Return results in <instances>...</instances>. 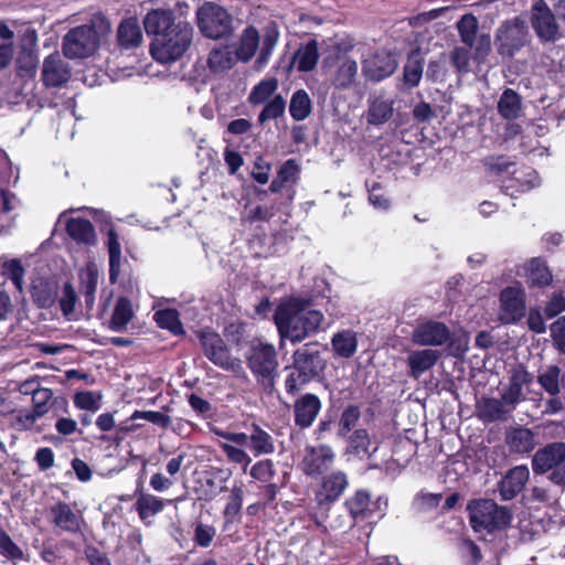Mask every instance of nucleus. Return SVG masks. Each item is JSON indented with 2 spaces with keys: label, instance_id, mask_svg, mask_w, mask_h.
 Segmentation results:
<instances>
[{
  "label": "nucleus",
  "instance_id": "f257e3e1",
  "mask_svg": "<svg viewBox=\"0 0 565 565\" xmlns=\"http://www.w3.org/2000/svg\"><path fill=\"white\" fill-rule=\"evenodd\" d=\"M216 435L224 439L220 443V448L227 460L241 465L244 471L250 465L252 457L243 447H246L255 457L275 451L274 437L256 424H252L246 433L216 430Z\"/></svg>",
  "mask_w": 565,
  "mask_h": 565
},
{
  "label": "nucleus",
  "instance_id": "f03ea898",
  "mask_svg": "<svg viewBox=\"0 0 565 565\" xmlns=\"http://www.w3.org/2000/svg\"><path fill=\"white\" fill-rule=\"evenodd\" d=\"M275 322L282 338L291 342H300L319 330L323 322V315L298 301H289L277 308Z\"/></svg>",
  "mask_w": 565,
  "mask_h": 565
},
{
  "label": "nucleus",
  "instance_id": "7ed1b4c3",
  "mask_svg": "<svg viewBox=\"0 0 565 565\" xmlns=\"http://www.w3.org/2000/svg\"><path fill=\"white\" fill-rule=\"evenodd\" d=\"M109 21L100 15L94 17L89 24L71 29L63 40V53L70 58H84L93 55L100 40L110 32Z\"/></svg>",
  "mask_w": 565,
  "mask_h": 565
},
{
  "label": "nucleus",
  "instance_id": "20e7f679",
  "mask_svg": "<svg viewBox=\"0 0 565 565\" xmlns=\"http://www.w3.org/2000/svg\"><path fill=\"white\" fill-rule=\"evenodd\" d=\"M192 38V25L189 22L179 21L169 32L159 34V38H153L150 53L161 64L173 63L188 51Z\"/></svg>",
  "mask_w": 565,
  "mask_h": 565
},
{
  "label": "nucleus",
  "instance_id": "39448f33",
  "mask_svg": "<svg viewBox=\"0 0 565 565\" xmlns=\"http://www.w3.org/2000/svg\"><path fill=\"white\" fill-rule=\"evenodd\" d=\"M262 39L259 62L266 63L279 39V30L276 22H268L262 30V34L254 26L246 28L239 39L236 49L237 58L248 62L256 53Z\"/></svg>",
  "mask_w": 565,
  "mask_h": 565
},
{
  "label": "nucleus",
  "instance_id": "423d86ee",
  "mask_svg": "<svg viewBox=\"0 0 565 565\" xmlns=\"http://www.w3.org/2000/svg\"><path fill=\"white\" fill-rule=\"evenodd\" d=\"M470 524L476 532L492 533L509 526L512 515L508 508L493 500L481 499L468 504Z\"/></svg>",
  "mask_w": 565,
  "mask_h": 565
},
{
  "label": "nucleus",
  "instance_id": "0eeeda50",
  "mask_svg": "<svg viewBox=\"0 0 565 565\" xmlns=\"http://www.w3.org/2000/svg\"><path fill=\"white\" fill-rule=\"evenodd\" d=\"M245 359L257 383L264 387H271L279 365L275 347L267 342L253 341L245 353Z\"/></svg>",
  "mask_w": 565,
  "mask_h": 565
},
{
  "label": "nucleus",
  "instance_id": "6e6552de",
  "mask_svg": "<svg viewBox=\"0 0 565 565\" xmlns=\"http://www.w3.org/2000/svg\"><path fill=\"white\" fill-rule=\"evenodd\" d=\"M200 32L213 40L227 38L233 32L232 15L222 7L205 2L196 11Z\"/></svg>",
  "mask_w": 565,
  "mask_h": 565
},
{
  "label": "nucleus",
  "instance_id": "1a4fd4ad",
  "mask_svg": "<svg viewBox=\"0 0 565 565\" xmlns=\"http://www.w3.org/2000/svg\"><path fill=\"white\" fill-rule=\"evenodd\" d=\"M529 42L530 33L527 25L519 17L502 22L495 31L494 43L501 56L513 57Z\"/></svg>",
  "mask_w": 565,
  "mask_h": 565
},
{
  "label": "nucleus",
  "instance_id": "9d476101",
  "mask_svg": "<svg viewBox=\"0 0 565 565\" xmlns=\"http://www.w3.org/2000/svg\"><path fill=\"white\" fill-rule=\"evenodd\" d=\"M525 290L521 284L503 288L499 295L498 319L503 324H513L525 317Z\"/></svg>",
  "mask_w": 565,
  "mask_h": 565
},
{
  "label": "nucleus",
  "instance_id": "9b49d317",
  "mask_svg": "<svg viewBox=\"0 0 565 565\" xmlns=\"http://www.w3.org/2000/svg\"><path fill=\"white\" fill-rule=\"evenodd\" d=\"M531 25L543 42H556L564 36V29L543 0L535 2L531 8Z\"/></svg>",
  "mask_w": 565,
  "mask_h": 565
},
{
  "label": "nucleus",
  "instance_id": "f8f14e48",
  "mask_svg": "<svg viewBox=\"0 0 565 565\" xmlns=\"http://www.w3.org/2000/svg\"><path fill=\"white\" fill-rule=\"evenodd\" d=\"M479 21L473 14H465L457 22V30L462 43L475 50V58L483 60L490 52V36L478 34Z\"/></svg>",
  "mask_w": 565,
  "mask_h": 565
},
{
  "label": "nucleus",
  "instance_id": "ddd939ff",
  "mask_svg": "<svg viewBox=\"0 0 565 565\" xmlns=\"http://www.w3.org/2000/svg\"><path fill=\"white\" fill-rule=\"evenodd\" d=\"M397 60L386 50H376L367 54L362 61L363 75L372 81L380 82L391 76L397 68Z\"/></svg>",
  "mask_w": 565,
  "mask_h": 565
},
{
  "label": "nucleus",
  "instance_id": "4468645a",
  "mask_svg": "<svg viewBox=\"0 0 565 565\" xmlns=\"http://www.w3.org/2000/svg\"><path fill=\"white\" fill-rule=\"evenodd\" d=\"M335 454L328 445L308 446L301 461L307 476H318L328 471L334 462Z\"/></svg>",
  "mask_w": 565,
  "mask_h": 565
},
{
  "label": "nucleus",
  "instance_id": "2eb2a0df",
  "mask_svg": "<svg viewBox=\"0 0 565 565\" xmlns=\"http://www.w3.org/2000/svg\"><path fill=\"white\" fill-rule=\"evenodd\" d=\"M200 342L205 356L215 365L225 370H233L237 364L231 359L226 344L217 333L202 331L200 333Z\"/></svg>",
  "mask_w": 565,
  "mask_h": 565
},
{
  "label": "nucleus",
  "instance_id": "dca6fc26",
  "mask_svg": "<svg viewBox=\"0 0 565 565\" xmlns=\"http://www.w3.org/2000/svg\"><path fill=\"white\" fill-rule=\"evenodd\" d=\"M449 339L450 331L448 327L434 320L419 323L412 332V341L420 347L444 345Z\"/></svg>",
  "mask_w": 565,
  "mask_h": 565
},
{
  "label": "nucleus",
  "instance_id": "f3484780",
  "mask_svg": "<svg viewBox=\"0 0 565 565\" xmlns=\"http://www.w3.org/2000/svg\"><path fill=\"white\" fill-rule=\"evenodd\" d=\"M565 465V443H552L539 449L532 459L534 473L543 475Z\"/></svg>",
  "mask_w": 565,
  "mask_h": 565
},
{
  "label": "nucleus",
  "instance_id": "a211bd4d",
  "mask_svg": "<svg viewBox=\"0 0 565 565\" xmlns=\"http://www.w3.org/2000/svg\"><path fill=\"white\" fill-rule=\"evenodd\" d=\"M107 218V216H105ZM102 232H106L105 245L109 256V280L115 284L121 271L122 252L119 235L116 232L113 223L105 220V225L100 227Z\"/></svg>",
  "mask_w": 565,
  "mask_h": 565
},
{
  "label": "nucleus",
  "instance_id": "6ab92c4d",
  "mask_svg": "<svg viewBox=\"0 0 565 565\" xmlns=\"http://www.w3.org/2000/svg\"><path fill=\"white\" fill-rule=\"evenodd\" d=\"M294 364L295 369L303 374L302 383L316 376L323 367L319 351L313 350L309 344L294 353Z\"/></svg>",
  "mask_w": 565,
  "mask_h": 565
},
{
  "label": "nucleus",
  "instance_id": "aec40b11",
  "mask_svg": "<svg viewBox=\"0 0 565 565\" xmlns=\"http://www.w3.org/2000/svg\"><path fill=\"white\" fill-rule=\"evenodd\" d=\"M321 409V402L315 394L300 396L294 405L295 423L300 428L310 427Z\"/></svg>",
  "mask_w": 565,
  "mask_h": 565
},
{
  "label": "nucleus",
  "instance_id": "412c9836",
  "mask_svg": "<svg viewBox=\"0 0 565 565\" xmlns=\"http://www.w3.org/2000/svg\"><path fill=\"white\" fill-rule=\"evenodd\" d=\"M324 68H333L330 74L331 83L339 89L350 88L358 75V63L353 58H340L333 62V65L323 66Z\"/></svg>",
  "mask_w": 565,
  "mask_h": 565
},
{
  "label": "nucleus",
  "instance_id": "4be33fe9",
  "mask_svg": "<svg viewBox=\"0 0 565 565\" xmlns=\"http://www.w3.org/2000/svg\"><path fill=\"white\" fill-rule=\"evenodd\" d=\"M530 477L526 466H516L509 470L499 483V492L503 500H511L516 497Z\"/></svg>",
  "mask_w": 565,
  "mask_h": 565
},
{
  "label": "nucleus",
  "instance_id": "5701e85b",
  "mask_svg": "<svg viewBox=\"0 0 565 565\" xmlns=\"http://www.w3.org/2000/svg\"><path fill=\"white\" fill-rule=\"evenodd\" d=\"M117 45L120 50H135L143 43V34L137 19L122 20L117 28Z\"/></svg>",
  "mask_w": 565,
  "mask_h": 565
},
{
  "label": "nucleus",
  "instance_id": "b1692460",
  "mask_svg": "<svg viewBox=\"0 0 565 565\" xmlns=\"http://www.w3.org/2000/svg\"><path fill=\"white\" fill-rule=\"evenodd\" d=\"M477 416L483 422H505L513 409L504 401L483 397L477 403Z\"/></svg>",
  "mask_w": 565,
  "mask_h": 565
},
{
  "label": "nucleus",
  "instance_id": "393cba45",
  "mask_svg": "<svg viewBox=\"0 0 565 565\" xmlns=\"http://www.w3.org/2000/svg\"><path fill=\"white\" fill-rule=\"evenodd\" d=\"M70 70L58 54L45 58L42 70V81L46 86H60L67 82Z\"/></svg>",
  "mask_w": 565,
  "mask_h": 565
},
{
  "label": "nucleus",
  "instance_id": "a878e982",
  "mask_svg": "<svg viewBox=\"0 0 565 565\" xmlns=\"http://www.w3.org/2000/svg\"><path fill=\"white\" fill-rule=\"evenodd\" d=\"M349 482L347 475L334 471L322 479L321 488L317 493L319 503L333 502L344 492Z\"/></svg>",
  "mask_w": 565,
  "mask_h": 565
},
{
  "label": "nucleus",
  "instance_id": "bb28decb",
  "mask_svg": "<svg viewBox=\"0 0 565 565\" xmlns=\"http://www.w3.org/2000/svg\"><path fill=\"white\" fill-rule=\"evenodd\" d=\"M177 23L170 9H153L143 18L146 32L154 38H159L161 33L169 32Z\"/></svg>",
  "mask_w": 565,
  "mask_h": 565
},
{
  "label": "nucleus",
  "instance_id": "cd10ccee",
  "mask_svg": "<svg viewBox=\"0 0 565 565\" xmlns=\"http://www.w3.org/2000/svg\"><path fill=\"white\" fill-rule=\"evenodd\" d=\"M65 230L67 235L77 244L85 246H94L97 243L95 227L86 218H67L65 223Z\"/></svg>",
  "mask_w": 565,
  "mask_h": 565
},
{
  "label": "nucleus",
  "instance_id": "c85d7f7f",
  "mask_svg": "<svg viewBox=\"0 0 565 565\" xmlns=\"http://www.w3.org/2000/svg\"><path fill=\"white\" fill-rule=\"evenodd\" d=\"M505 443L509 449L515 454L531 452L536 446L534 433L523 426L510 428L507 431Z\"/></svg>",
  "mask_w": 565,
  "mask_h": 565
},
{
  "label": "nucleus",
  "instance_id": "c756f323",
  "mask_svg": "<svg viewBox=\"0 0 565 565\" xmlns=\"http://www.w3.org/2000/svg\"><path fill=\"white\" fill-rule=\"evenodd\" d=\"M366 113V121L370 125L380 126L388 121L394 114L393 99L384 96L370 97Z\"/></svg>",
  "mask_w": 565,
  "mask_h": 565
},
{
  "label": "nucleus",
  "instance_id": "7c9ffc66",
  "mask_svg": "<svg viewBox=\"0 0 565 565\" xmlns=\"http://www.w3.org/2000/svg\"><path fill=\"white\" fill-rule=\"evenodd\" d=\"M440 354L436 350L423 349L409 353L407 364L411 369V375L418 379L423 373L431 369L438 361Z\"/></svg>",
  "mask_w": 565,
  "mask_h": 565
},
{
  "label": "nucleus",
  "instance_id": "2f4dec72",
  "mask_svg": "<svg viewBox=\"0 0 565 565\" xmlns=\"http://www.w3.org/2000/svg\"><path fill=\"white\" fill-rule=\"evenodd\" d=\"M50 520L57 527L68 532H75L81 526L79 518L64 502H58L50 509Z\"/></svg>",
  "mask_w": 565,
  "mask_h": 565
},
{
  "label": "nucleus",
  "instance_id": "473e14b6",
  "mask_svg": "<svg viewBox=\"0 0 565 565\" xmlns=\"http://www.w3.org/2000/svg\"><path fill=\"white\" fill-rule=\"evenodd\" d=\"M134 316L131 301L126 297H119L115 303L108 328L115 332H124Z\"/></svg>",
  "mask_w": 565,
  "mask_h": 565
},
{
  "label": "nucleus",
  "instance_id": "72a5a7b5",
  "mask_svg": "<svg viewBox=\"0 0 565 565\" xmlns=\"http://www.w3.org/2000/svg\"><path fill=\"white\" fill-rule=\"evenodd\" d=\"M318 58V42L311 40L298 47L294 54L292 63L299 72H309L316 67Z\"/></svg>",
  "mask_w": 565,
  "mask_h": 565
},
{
  "label": "nucleus",
  "instance_id": "f704fd0d",
  "mask_svg": "<svg viewBox=\"0 0 565 565\" xmlns=\"http://www.w3.org/2000/svg\"><path fill=\"white\" fill-rule=\"evenodd\" d=\"M139 518L145 524H150L151 519L164 508V500L149 493H141L135 503Z\"/></svg>",
  "mask_w": 565,
  "mask_h": 565
},
{
  "label": "nucleus",
  "instance_id": "c9c22d12",
  "mask_svg": "<svg viewBox=\"0 0 565 565\" xmlns=\"http://www.w3.org/2000/svg\"><path fill=\"white\" fill-rule=\"evenodd\" d=\"M354 47V41L350 36H334L330 39L323 66L333 65L340 58H349L347 54Z\"/></svg>",
  "mask_w": 565,
  "mask_h": 565
},
{
  "label": "nucleus",
  "instance_id": "e433bc0d",
  "mask_svg": "<svg viewBox=\"0 0 565 565\" xmlns=\"http://www.w3.org/2000/svg\"><path fill=\"white\" fill-rule=\"evenodd\" d=\"M333 351L341 358H351L358 349L356 333L352 330H342L333 334L331 339Z\"/></svg>",
  "mask_w": 565,
  "mask_h": 565
},
{
  "label": "nucleus",
  "instance_id": "4c0bfd02",
  "mask_svg": "<svg viewBox=\"0 0 565 565\" xmlns=\"http://www.w3.org/2000/svg\"><path fill=\"white\" fill-rule=\"evenodd\" d=\"M81 290L85 297L88 308H92L95 301V292L98 285L99 271L95 264H88L81 273Z\"/></svg>",
  "mask_w": 565,
  "mask_h": 565
},
{
  "label": "nucleus",
  "instance_id": "58836bf2",
  "mask_svg": "<svg viewBox=\"0 0 565 565\" xmlns=\"http://www.w3.org/2000/svg\"><path fill=\"white\" fill-rule=\"evenodd\" d=\"M312 111V102L309 94L305 89L296 90L289 103V113L296 121L307 119Z\"/></svg>",
  "mask_w": 565,
  "mask_h": 565
},
{
  "label": "nucleus",
  "instance_id": "ea45409f",
  "mask_svg": "<svg viewBox=\"0 0 565 565\" xmlns=\"http://www.w3.org/2000/svg\"><path fill=\"white\" fill-rule=\"evenodd\" d=\"M425 60L418 50L412 51L404 66V82L409 87L419 84L423 76Z\"/></svg>",
  "mask_w": 565,
  "mask_h": 565
},
{
  "label": "nucleus",
  "instance_id": "a19ab883",
  "mask_svg": "<svg viewBox=\"0 0 565 565\" xmlns=\"http://www.w3.org/2000/svg\"><path fill=\"white\" fill-rule=\"evenodd\" d=\"M498 110L505 119H515L522 110L521 97L513 89H505L498 103Z\"/></svg>",
  "mask_w": 565,
  "mask_h": 565
},
{
  "label": "nucleus",
  "instance_id": "79ce46f5",
  "mask_svg": "<svg viewBox=\"0 0 565 565\" xmlns=\"http://www.w3.org/2000/svg\"><path fill=\"white\" fill-rule=\"evenodd\" d=\"M278 89V81L275 77H267L255 85L249 93L248 102L252 105L264 104L274 97Z\"/></svg>",
  "mask_w": 565,
  "mask_h": 565
},
{
  "label": "nucleus",
  "instance_id": "37998d69",
  "mask_svg": "<svg viewBox=\"0 0 565 565\" xmlns=\"http://www.w3.org/2000/svg\"><path fill=\"white\" fill-rule=\"evenodd\" d=\"M527 281L532 286H545L552 281L548 268L540 258L531 259L525 266Z\"/></svg>",
  "mask_w": 565,
  "mask_h": 565
},
{
  "label": "nucleus",
  "instance_id": "c03bdc74",
  "mask_svg": "<svg viewBox=\"0 0 565 565\" xmlns=\"http://www.w3.org/2000/svg\"><path fill=\"white\" fill-rule=\"evenodd\" d=\"M561 369L557 365H548L537 375V383L551 396L561 392Z\"/></svg>",
  "mask_w": 565,
  "mask_h": 565
},
{
  "label": "nucleus",
  "instance_id": "a18cd8bd",
  "mask_svg": "<svg viewBox=\"0 0 565 565\" xmlns=\"http://www.w3.org/2000/svg\"><path fill=\"white\" fill-rule=\"evenodd\" d=\"M370 494L363 490L356 491L345 501V507L353 519H366L370 510Z\"/></svg>",
  "mask_w": 565,
  "mask_h": 565
},
{
  "label": "nucleus",
  "instance_id": "49530a36",
  "mask_svg": "<svg viewBox=\"0 0 565 565\" xmlns=\"http://www.w3.org/2000/svg\"><path fill=\"white\" fill-rule=\"evenodd\" d=\"M235 63V58L228 47H218L210 52L207 65L214 73L230 70Z\"/></svg>",
  "mask_w": 565,
  "mask_h": 565
},
{
  "label": "nucleus",
  "instance_id": "de8ad7c7",
  "mask_svg": "<svg viewBox=\"0 0 565 565\" xmlns=\"http://www.w3.org/2000/svg\"><path fill=\"white\" fill-rule=\"evenodd\" d=\"M154 321L160 328L170 330L173 334L184 333L179 313L174 309H163L154 313Z\"/></svg>",
  "mask_w": 565,
  "mask_h": 565
},
{
  "label": "nucleus",
  "instance_id": "09e8293b",
  "mask_svg": "<svg viewBox=\"0 0 565 565\" xmlns=\"http://www.w3.org/2000/svg\"><path fill=\"white\" fill-rule=\"evenodd\" d=\"M286 100L281 95H275L270 100L266 102L259 114L258 121L264 125L266 121L276 119L285 114Z\"/></svg>",
  "mask_w": 565,
  "mask_h": 565
},
{
  "label": "nucleus",
  "instance_id": "8fccbe9b",
  "mask_svg": "<svg viewBox=\"0 0 565 565\" xmlns=\"http://www.w3.org/2000/svg\"><path fill=\"white\" fill-rule=\"evenodd\" d=\"M66 404L65 398L54 397L51 390L38 387V417L47 413L55 405L66 407Z\"/></svg>",
  "mask_w": 565,
  "mask_h": 565
},
{
  "label": "nucleus",
  "instance_id": "3c124183",
  "mask_svg": "<svg viewBox=\"0 0 565 565\" xmlns=\"http://www.w3.org/2000/svg\"><path fill=\"white\" fill-rule=\"evenodd\" d=\"M77 302V295L71 284H66L63 289V295L60 299V307L63 316L67 320H75V306Z\"/></svg>",
  "mask_w": 565,
  "mask_h": 565
},
{
  "label": "nucleus",
  "instance_id": "603ef678",
  "mask_svg": "<svg viewBox=\"0 0 565 565\" xmlns=\"http://www.w3.org/2000/svg\"><path fill=\"white\" fill-rule=\"evenodd\" d=\"M371 439L365 429H356L349 440V449L355 455H370Z\"/></svg>",
  "mask_w": 565,
  "mask_h": 565
},
{
  "label": "nucleus",
  "instance_id": "864d4df0",
  "mask_svg": "<svg viewBox=\"0 0 565 565\" xmlns=\"http://www.w3.org/2000/svg\"><path fill=\"white\" fill-rule=\"evenodd\" d=\"M102 395L90 391L78 392L74 396V405L79 409L97 412L100 408Z\"/></svg>",
  "mask_w": 565,
  "mask_h": 565
},
{
  "label": "nucleus",
  "instance_id": "5fc2aeb1",
  "mask_svg": "<svg viewBox=\"0 0 565 565\" xmlns=\"http://www.w3.org/2000/svg\"><path fill=\"white\" fill-rule=\"evenodd\" d=\"M252 478L262 483L270 484L275 476V467L270 459L257 461L249 471Z\"/></svg>",
  "mask_w": 565,
  "mask_h": 565
},
{
  "label": "nucleus",
  "instance_id": "6e6d98bb",
  "mask_svg": "<svg viewBox=\"0 0 565 565\" xmlns=\"http://www.w3.org/2000/svg\"><path fill=\"white\" fill-rule=\"evenodd\" d=\"M360 409L356 406L347 407L341 414L339 422V435L344 437L356 425L360 419Z\"/></svg>",
  "mask_w": 565,
  "mask_h": 565
},
{
  "label": "nucleus",
  "instance_id": "4d7b16f0",
  "mask_svg": "<svg viewBox=\"0 0 565 565\" xmlns=\"http://www.w3.org/2000/svg\"><path fill=\"white\" fill-rule=\"evenodd\" d=\"M2 273L6 277L12 280L17 289L20 291L22 290L24 269L19 260L12 259L4 263L2 266Z\"/></svg>",
  "mask_w": 565,
  "mask_h": 565
},
{
  "label": "nucleus",
  "instance_id": "13d9d810",
  "mask_svg": "<svg viewBox=\"0 0 565 565\" xmlns=\"http://www.w3.org/2000/svg\"><path fill=\"white\" fill-rule=\"evenodd\" d=\"M216 530L213 525L198 523L194 529V542L201 547H207L213 542Z\"/></svg>",
  "mask_w": 565,
  "mask_h": 565
},
{
  "label": "nucleus",
  "instance_id": "bf43d9fd",
  "mask_svg": "<svg viewBox=\"0 0 565 565\" xmlns=\"http://www.w3.org/2000/svg\"><path fill=\"white\" fill-rule=\"evenodd\" d=\"M131 419H146L154 425H158L160 427L167 428L171 420L170 417L161 412H154V411H136L131 415Z\"/></svg>",
  "mask_w": 565,
  "mask_h": 565
},
{
  "label": "nucleus",
  "instance_id": "052dcab7",
  "mask_svg": "<svg viewBox=\"0 0 565 565\" xmlns=\"http://www.w3.org/2000/svg\"><path fill=\"white\" fill-rule=\"evenodd\" d=\"M450 61L458 72L467 73L470 66V52L467 47H455L450 55Z\"/></svg>",
  "mask_w": 565,
  "mask_h": 565
},
{
  "label": "nucleus",
  "instance_id": "680f3d73",
  "mask_svg": "<svg viewBox=\"0 0 565 565\" xmlns=\"http://www.w3.org/2000/svg\"><path fill=\"white\" fill-rule=\"evenodd\" d=\"M275 215L273 207L262 205L250 206L243 215V221L254 223L258 221H269Z\"/></svg>",
  "mask_w": 565,
  "mask_h": 565
},
{
  "label": "nucleus",
  "instance_id": "e2e57ef3",
  "mask_svg": "<svg viewBox=\"0 0 565 565\" xmlns=\"http://www.w3.org/2000/svg\"><path fill=\"white\" fill-rule=\"evenodd\" d=\"M505 405L510 406L513 411L516 404L524 398V387L509 382L508 387L501 395Z\"/></svg>",
  "mask_w": 565,
  "mask_h": 565
},
{
  "label": "nucleus",
  "instance_id": "0e129e2a",
  "mask_svg": "<svg viewBox=\"0 0 565 565\" xmlns=\"http://www.w3.org/2000/svg\"><path fill=\"white\" fill-rule=\"evenodd\" d=\"M35 424V406L31 409L20 411L14 415L12 426L18 430L32 428Z\"/></svg>",
  "mask_w": 565,
  "mask_h": 565
},
{
  "label": "nucleus",
  "instance_id": "69168bd1",
  "mask_svg": "<svg viewBox=\"0 0 565 565\" xmlns=\"http://www.w3.org/2000/svg\"><path fill=\"white\" fill-rule=\"evenodd\" d=\"M299 166L296 162L295 159L287 160L278 170L277 175L285 182H291L295 183L298 180L299 177Z\"/></svg>",
  "mask_w": 565,
  "mask_h": 565
},
{
  "label": "nucleus",
  "instance_id": "338daca9",
  "mask_svg": "<svg viewBox=\"0 0 565 565\" xmlns=\"http://www.w3.org/2000/svg\"><path fill=\"white\" fill-rule=\"evenodd\" d=\"M270 169L271 166L269 162H267L263 157H257L254 162L252 177L258 183L266 184L269 180Z\"/></svg>",
  "mask_w": 565,
  "mask_h": 565
},
{
  "label": "nucleus",
  "instance_id": "774afa93",
  "mask_svg": "<svg viewBox=\"0 0 565 565\" xmlns=\"http://www.w3.org/2000/svg\"><path fill=\"white\" fill-rule=\"evenodd\" d=\"M550 331L554 347L558 351L565 348V316L554 321L550 327Z\"/></svg>",
  "mask_w": 565,
  "mask_h": 565
}]
</instances>
